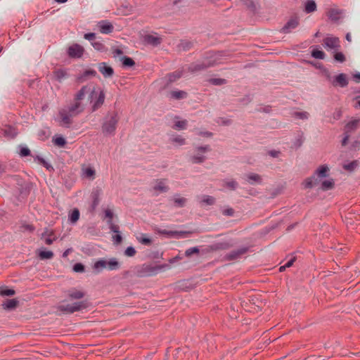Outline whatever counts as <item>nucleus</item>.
Segmentation results:
<instances>
[{"mask_svg": "<svg viewBox=\"0 0 360 360\" xmlns=\"http://www.w3.org/2000/svg\"><path fill=\"white\" fill-rule=\"evenodd\" d=\"M18 149V154L21 158H26L32 155L31 150L26 146L19 145Z\"/></svg>", "mask_w": 360, "mask_h": 360, "instance_id": "8fccbe9b", "label": "nucleus"}, {"mask_svg": "<svg viewBox=\"0 0 360 360\" xmlns=\"http://www.w3.org/2000/svg\"><path fill=\"white\" fill-rule=\"evenodd\" d=\"M15 294V291L13 288L7 286L0 287V296L1 297H11Z\"/></svg>", "mask_w": 360, "mask_h": 360, "instance_id": "09e8293b", "label": "nucleus"}, {"mask_svg": "<svg viewBox=\"0 0 360 360\" xmlns=\"http://www.w3.org/2000/svg\"><path fill=\"white\" fill-rule=\"evenodd\" d=\"M207 82L212 85L221 86L227 84V80L223 78H210Z\"/></svg>", "mask_w": 360, "mask_h": 360, "instance_id": "864d4df0", "label": "nucleus"}, {"mask_svg": "<svg viewBox=\"0 0 360 360\" xmlns=\"http://www.w3.org/2000/svg\"><path fill=\"white\" fill-rule=\"evenodd\" d=\"M91 45L98 51L105 52L107 51V48L101 41H92Z\"/></svg>", "mask_w": 360, "mask_h": 360, "instance_id": "bf43d9fd", "label": "nucleus"}, {"mask_svg": "<svg viewBox=\"0 0 360 360\" xmlns=\"http://www.w3.org/2000/svg\"><path fill=\"white\" fill-rule=\"evenodd\" d=\"M58 115L60 117V125L67 128L70 127L72 124V114L68 113L65 110H61L58 112Z\"/></svg>", "mask_w": 360, "mask_h": 360, "instance_id": "a211bd4d", "label": "nucleus"}, {"mask_svg": "<svg viewBox=\"0 0 360 360\" xmlns=\"http://www.w3.org/2000/svg\"><path fill=\"white\" fill-rule=\"evenodd\" d=\"M99 30L102 34H110L113 32L114 27L111 22L107 20H101L98 22Z\"/></svg>", "mask_w": 360, "mask_h": 360, "instance_id": "4be33fe9", "label": "nucleus"}, {"mask_svg": "<svg viewBox=\"0 0 360 360\" xmlns=\"http://www.w3.org/2000/svg\"><path fill=\"white\" fill-rule=\"evenodd\" d=\"M358 160H353L343 165V169L348 172H353L358 167Z\"/></svg>", "mask_w": 360, "mask_h": 360, "instance_id": "603ef678", "label": "nucleus"}, {"mask_svg": "<svg viewBox=\"0 0 360 360\" xmlns=\"http://www.w3.org/2000/svg\"><path fill=\"white\" fill-rule=\"evenodd\" d=\"M18 197L22 198H27L30 195L32 188V184L30 182H24L22 184H18Z\"/></svg>", "mask_w": 360, "mask_h": 360, "instance_id": "dca6fc26", "label": "nucleus"}, {"mask_svg": "<svg viewBox=\"0 0 360 360\" xmlns=\"http://www.w3.org/2000/svg\"><path fill=\"white\" fill-rule=\"evenodd\" d=\"M340 39L337 37H328L323 39V46L328 49H339L340 47Z\"/></svg>", "mask_w": 360, "mask_h": 360, "instance_id": "6ab92c4d", "label": "nucleus"}, {"mask_svg": "<svg viewBox=\"0 0 360 360\" xmlns=\"http://www.w3.org/2000/svg\"><path fill=\"white\" fill-rule=\"evenodd\" d=\"M120 267V262L117 261V259L116 258L112 257L108 261L107 269L109 271L117 270V269H119Z\"/></svg>", "mask_w": 360, "mask_h": 360, "instance_id": "49530a36", "label": "nucleus"}, {"mask_svg": "<svg viewBox=\"0 0 360 360\" xmlns=\"http://www.w3.org/2000/svg\"><path fill=\"white\" fill-rule=\"evenodd\" d=\"M193 46V43L187 39H181L178 45V47L184 51H189Z\"/></svg>", "mask_w": 360, "mask_h": 360, "instance_id": "37998d69", "label": "nucleus"}, {"mask_svg": "<svg viewBox=\"0 0 360 360\" xmlns=\"http://www.w3.org/2000/svg\"><path fill=\"white\" fill-rule=\"evenodd\" d=\"M200 253V249L198 247H192L187 249L185 252V256L187 257H191L192 255H198Z\"/></svg>", "mask_w": 360, "mask_h": 360, "instance_id": "e2e57ef3", "label": "nucleus"}, {"mask_svg": "<svg viewBox=\"0 0 360 360\" xmlns=\"http://www.w3.org/2000/svg\"><path fill=\"white\" fill-rule=\"evenodd\" d=\"M316 184H318V179L315 178L314 175L306 179L302 183L304 188H311Z\"/></svg>", "mask_w": 360, "mask_h": 360, "instance_id": "c03bdc74", "label": "nucleus"}, {"mask_svg": "<svg viewBox=\"0 0 360 360\" xmlns=\"http://www.w3.org/2000/svg\"><path fill=\"white\" fill-rule=\"evenodd\" d=\"M53 144L60 148H64L67 144V141L62 135H56L53 137Z\"/></svg>", "mask_w": 360, "mask_h": 360, "instance_id": "c9c22d12", "label": "nucleus"}, {"mask_svg": "<svg viewBox=\"0 0 360 360\" xmlns=\"http://www.w3.org/2000/svg\"><path fill=\"white\" fill-rule=\"evenodd\" d=\"M18 304L19 301L17 299H8L4 302L2 304V307L4 309L11 311L15 309Z\"/></svg>", "mask_w": 360, "mask_h": 360, "instance_id": "cd10ccee", "label": "nucleus"}, {"mask_svg": "<svg viewBox=\"0 0 360 360\" xmlns=\"http://www.w3.org/2000/svg\"><path fill=\"white\" fill-rule=\"evenodd\" d=\"M102 193V190L99 187H96L93 189L91 193L90 198L91 199V205L89 207V212L91 214L94 213L96 207L100 202V196Z\"/></svg>", "mask_w": 360, "mask_h": 360, "instance_id": "9d476101", "label": "nucleus"}, {"mask_svg": "<svg viewBox=\"0 0 360 360\" xmlns=\"http://www.w3.org/2000/svg\"><path fill=\"white\" fill-rule=\"evenodd\" d=\"M51 136V131L49 127L41 129L38 131L37 136L38 139L41 141H46Z\"/></svg>", "mask_w": 360, "mask_h": 360, "instance_id": "473e14b6", "label": "nucleus"}, {"mask_svg": "<svg viewBox=\"0 0 360 360\" xmlns=\"http://www.w3.org/2000/svg\"><path fill=\"white\" fill-rule=\"evenodd\" d=\"M165 179H157V184L154 186L153 190L158 191L160 193H167L169 188L164 184Z\"/></svg>", "mask_w": 360, "mask_h": 360, "instance_id": "e433bc0d", "label": "nucleus"}, {"mask_svg": "<svg viewBox=\"0 0 360 360\" xmlns=\"http://www.w3.org/2000/svg\"><path fill=\"white\" fill-rule=\"evenodd\" d=\"M174 206L175 207L182 208L186 206L187 199L180 197L179 194L174 195L173 198Z\"/></svg>", "mask_w": 360, "mask_h": 360, "instance_id": "2f4dec72", "label": "nucleus"}, {"mask_svg": "<svg viewBox=\"0 0 360 360\" xmlns=\"http://www.w3.org/2000/svg\"><path fill=\"white\" fill-rule=\"evenodd\" d=\"M229 56V54L227 51H210L205 53L203 56V60L206 62V64L210 68L217 65L223 64L224 58L228 57Z\"/></svg>", "mask_w": 360, "mask_h": 360, "instance_id": "20e7f679", "label": "nucleus"}, {"mask_svg": "<svg viewBox=\"0 0 360 360\" xmlns=\"http://www.w3.org/2000/svg\"><path fill=\"white\" fill-rule=\"evenodd\" d=\"M68 77V74L67 69L65 68L57 69L53 72V79L58 82H61L63 79L67 78Z\"/></svg>", "mask_w": 360, "mask_h": 360, "instance_id": "5701e85b", "label": "nucleus"}, {"mask_svg": "<svg viewBox=\"0 0 360 360\" xmlns=\"http://www.w3.org/2000/svg\"><path fill=\"white\" fill-rule=\"evenodd\" d=\"M107 260L104 259H99L94 263L93 269L97 272H101L103 269L107 268Z\"/></svg>", "mask_w": 360, "mask_h": 360, "instance_id": "4c0bfd02", "label": "nucleus"}, {"mask_svg": "<svg viewBox=\"0 0 360 360\" xmlns=\"http://www.w3.org/2000/svg\"><path fill=\"white\" fill-rule=\"evenodd\" d=\"M326 15L331 22L339 25L341 23V20L344 18V10L337 8H330Z\"/></svg>", "mask_w": 360, "mask_h": 360, "instance_id": "1a4fd4ad", "label": "nucleus"}, {"mask_svg": "<svg viewBox=\"0 0 360 360\" xmlns=\"http://www.w3.org/2000/svg\"><path fill=\"white\" fill-rule=\"evenodd\" d=\"M208 66L206 64V62H205L204 60L202 62H200V63H191L188 68V70L189 72H191V73H195V72H200V71H202V70H205L207 69H208Z\"/></svg>", "mask_w": 360, "mask_h": 360, "instance_id": "412c9836", "label": "nucleus"}, {"mask_svg": "<svg viewBox=\"0 0 360 360\" xmlns=\"http://www.w3.org/2000/svg\"><path fill=\"white\" fill-rule=\"evenodd\" d=\"M83 174L84 177L93 179L95 177L96 171L93 167H88L83 169Z\"/></svg>", "mask_w": 360, "mask_h": 360, "instance_id": "5fc2aeb1", "label": "nucleus"}, {"mask_svg": "<svg viewBox=\"0 0 360 360\" xmlns=\"http://www.w3.org/2000/svg\"><path fill=\"white\" fill-rule=\"evenodd\" d=\"M326 79L335 88H345L349 84V79L345 73H339L332 76L330 72Z\"/></svg>", "mask_w": 360, "mask_h": 360, "instance_id": "0eeeda50", "label": "nucleus"}, {"mask_svg": "<svg viewBox=\"0 0 360 360\" xmlns=\"http://www.w3.org/2000/svg\"><path fill=\"white\" fill-rule=\"evenodd\" d=\"M80 217V212L78 208L72 209L68 214V220L69 221L74 224L78 221Z\"/></svg>", "mask_w": 360, "mask_h": 360, "instance_id": "7c9ffc66", "label": "nucleus"}, {"mask_svg": "<svg viewBox=\"0 0 360 360\" xmlns=\"http://www.w3.org/2000/svg\"><path fill=\"white\" fill-rule=\"evenodd\" d=\"M233 246V243L231 241H221L214 243L207 246V248L203 251L207 252H216L218 250H228Z\"/></svg>", "mask_w": 360, "mask_h": 360, "instance_id": "6e6552de", "label": "nucleus"}, {"mask_svg": "<svg viewBox=\"0 0 360 360\" xmlns=\"http://www.w3.org/2000/svg\"><path fill=\"white\" fill-rule=\"evenodd\" d=\"M314 175H317L318 177L323 179L328 176L329 168L326 165H322L319 166L315 171Z\"/></svg>", "mask_w": 360, "mask_h": 360, "instance_id": "c85d7f7f", "label": "nucleus"}, {"mask_svg": "<svg viewBox=\"0 0 360 360\" xmlns=\"http://www.w3.org/2000/svg\"><path fill=\"white\" fill-rule=\"evenodd\" d=\"M317 9L316 4L314 0H307L304 4V12L306 13H311L316 11Z\"/></svg>", "mask_w": 360, "mask_h": 360, "instance_id": "ea45409f", "label": "nucleus"}, {"mask_svg": "<svg viewBox=\"0 0 360 360\" xmlns=\"http://www.w3.org/2000/svg\"><path fill=\"white\" fill-rule=\"evenodd\" d=\"M335 186V182L333 179L324 180L322 181L321 188L323 191H328L332 189Z\"/></svg>", "mask_w": 360, "mask_h": 360, "instance_id": "3c124183", "label": "nucleus"}, {"mask_svg": "<svg viewBox=\"0 0 360 360\" xmlns=\"http://www.w3.org/2000/svg\"><path fill=\"white\" fill-rule=\"evenodd\" d=\"M84 49L78 44H74L68 47L67 53L71 58H80L83 56Z\"/></svg>", "mask_w": 360, "mask_h": 360, "instance_id": "ddd939ff", "label": "nucleus"}, {"mask_svg": "<svg viewBox=\"0 0 360 360\" xmlns=\"http://www.w3.org/2000/svg\"><path fill=\"white\" fill-rule=\"evenodd\" d=\"M3 134L5 137L14 139L18 135V131L15 127L11 125H7L6 129L3 131Z\"/></svg>", "mask_w": 360, "mask_h": 360, "instance_id": "c756f323", "label": "nucleus"}, {"mask_svg": "<svg viewBox=\"0 0 360 360\" xmlns=\"http://www.w3.org/2000/svg\"><path fill=\"white\" fill-rule=\"evenodd\" d=\"M311 48L312 50L311 51V56L312 58L320 60H323L325 58L326 53L320 49L319 46H311Z\"/></svg>", "mask_w": 360, "mask_h": 360, "instance_id": "bb28decb", "label": "nucleus"}, {"mask_svg": "<svg viewBox=\"0 0 360 360\" xmlns=\"http://www.w3.org/2000/svg\"><path fill=\"white\" fill-rule=\"evenodd\" d=\"M39 164L42 165L43 167H44L46 169V170H48L49 172H54L53 167L49 162H48L44 158L41 160H40Z\"/></svg>", "mask_w": 360, "mask_h": 360, "instance_id": "338daca9", "label": "nucleus"}, {"mask_svg": "<svg viewBox=\"0 0 360 360\" xmlns=\"http://www.w3.org/2000/svg\"><path fill=\"white\" fill-rule=\"evenodd\" d=\"M309 63L311 64L312 65L315 66L317 69L320 70L322 75L324 76L326 79L330 72L329 70L321 63H316L313 61H309Z\"/></svg>", "mask_w": 360, "mask_h": 360, "instance_id": "79ce46f5", "label": "nucleus"}, {"mask_svg": "<svg viewBox=\"0 0 360 360\" xmlns=\"http://www.w3.org/2000/svg\"><path fill=\"white\" fill-rule=\"evenodd\" d=\"M20 229L22 231H27L30 233H33L35 231V226L32 224H22L20 226Z\"/></svg>", "mask_w": 360, "mask_h": 360, "instance_id": "774afa93", "label": "nucleus"}, {"mask_svg": "<svg viewBox=\"0 0 360 360\" xmlns=\"http://www.w3.org/2000/svg\"><path fill=\"white\" fill-rule=\"evenodd\" d=\"M122 67L123 68H131L135 65V61L129 56H124L121 58Z\"/></svg>", "mask_w": 360, "mask_h": 360, "instance_id": "72a5a7b5", "label": "nucleus"}, {"mask_svg": "<svg viewBox=\"0 0 360 360\" xmlns=\"http://www.w3.org/2000/svg\"><path fill=\"white\" fill-rule=\"evenodd\" d=\"M216 202V199L212 195H204L203 198L202 199L200 203L201 204H205L207 205H213Z\"/></svg>", "mask_w": 360, "mask_h": 360, "instance_id": "4d7b16f0", "label": "nucleus"}, {"mask_svg": "<svg viewBox=\"0 0 360 360\" xmlns=\"http://www.w3.org/2000/svg\"><path fill=\"white\" fill-rule=\"evenodd\" d=\"M212 148L210 145L196 146L195 148L196 154L191 155L189 158V161L193 164L203 163L207 160V157L203 154L207 152H210Z\"/></svg>", "mask_w": 360, "mask_h": 360, "instance_id": "423d86ee", "label": "nucleus"}, {"mask_svg": "<svg viewBox=\"0 0 360 360\" xmlns=\"http://www.w3.org/2000/svg\"><path fill=\"white\" fill-rule=\"evenodd\" d=\"M119 115L116 111L108 112L104 117L101 131L105 136H114L119 122Z\"/></svg>", "mask_w": 360, "mask_h": 360, "instance_id": "7ed1b4c3", "label": "nucleus"}, {"mask_svg": "<svg viewBox=\"0 0 360 360\" xmlns=\"http://www.w3.org/2000/svg\"><path fill=\"white\" fill-rule=\"evenodd\" d=\"M89 100L92 103L91 110L93 112L96 111L99 109L105 101V92L104 90L98 88V90L95 87L90 91Z\"/></svg>", "mask_w": 360, "mask_h": 360, "instance_id": "39448f33", "label": "nucleus"}, {"mask_svg": "<svg viewBox=\"0 0 360 360\" xmlns=\"http://www.w3.org/2000/svg\"><path fill=\"white\" fill-rule=\"evenodd\" d=\"M97 75V72L94 69H86L82 73L76 77V82L77 83H83L86 81L89 77H94Z\"/></svg>", "mask_w": 360, "mask_h": 360, "instance_id": "f3484780", "label": "nucleus"}, {"mask_svg": "<svg viewBox=\"0 0 360 360\" xmlns=\"http://www.w3.org/2000/svg\"><path fill=\"white\" fill-rule=\"evenodd\" d=\"M144 41L148 44H150L153 46H158L162 43V39L160 37L154 36L153 34H146L144 37Z\"/></svg>", "mask_w": 360, "mask_h": 360, "instance_id": "393cba45", "label": "nucleus"}, {"mask_svg": "<svg viewBox=\"0 0 360 360\" xmlns=\"http://www.w3.org/2000/svg\"><path fill=\"white\" fill-rule=\"evenodd\" d=\"M169 264H163L159 265H152L150 264H143L134 267V274L139 278L148 277L156 275L160 270L168 268Z\"/></svg>", "mask_w": 360, "mask_h": 360, "instance_id": "f03ea898", "label": "nucleus"}, {"mask_svg": "<svg viewBox=\"0 0 360 360\" xmlns=\"http://www.w3.org/2000/svg\"><path fill=\"white\" fill-rule=\"evenodd\" d=\"M360 122V120L354 119L349 122H348L344 127V132L350 134L352 132L354 131Z\"/></svg>", "mask_w": 360, "mask_h": 360, "instance_id": "a878e982", "label": "nucleus"}, {"mask_svg": "<svg viewBox=\"0 0 360 360\" xmlns=\"http://www.w3.org/2000/svg\"><path fill=\"white\" fill-rule=\"evenodd\" d=\"M304 141V133L302 131H298L297 136L296 137L293 146L295 149H298L302 146Z\"/></svg>", "mask_w": 360, "mask_h": 360, "instance_id": "de8ad7c7", "label": "nucleus"}, {"mask_svg": "<svg viewBox=\"0 0 360 360\" xmlns=\"http://www.w3.org/2000/svg\"><path fill=\"white\" fill-rule=\"evenodd\" d=\"M105 218L108 219V224L109 225V228L112 232H118V226L115 225L112 222V218L114 217L113 212L110 209H106L104 211Z\"/></svg>", "mask_w": 360, "mask_h": 360, "instance_id": "aec40b11", "label": "nucleus"}, {"mask_svg": "<svg viewBox=\"0 0 360 360\" xmlns=\"http://www.w3.org/2000/svg\"><path fill=\"white\" fill-rule=\"evenodd\" d=\"M221 213L224 216L233 217L235 214V210L231 207H226L221 209Z\"/></svg>", "mask_w": 360, "mask_h": 360, "instance_id": "69168bd1", "label": "nucleus"}, {"mask_svg": "<svg viewBox=\"0 0 360 360\" xmlns=\"http://www.w3.org/2000/svg\"><path fill=\"white\" fill-rule=\"evenodd\" d=\"M333 59L335 62L342 63L346 60V57L341 51H335L333 53Z\"/></svg>", "mask_w": 360, "mask_h": 360, "instance_id": "6e6d98bb", "label": "nucleus"}, {"mask_svg": "<svg viewBox=\"0 0 360 360\" xmlns=\"http://www.w3.org/2000/svg\"><path fill=\"white\" fill-rule=\"evenodd\" d=\"M188 96V93L183 90H175L170 92V98L181 100L186 98Z\"/></svg>", "mask_w": 360, "mask_h": 360, "instance_id": "f704fd0d", "label": "nucleus"}, {"mask_svg": "<svg viewBox=\"0 0 360 360\" xmlns=\"http://www.w3.org/2000/svg\"><path fill=\"white\" fill-rule=\"evenodd\" d=\"M98 68L105 78H110L115 74L114 69L105 62L99 63L98 64Z\"/></svg>", "mask_w": 360, "mask_h": 360, "instance_id": "2eb2a0df", "label": "nucleus"}, {"mask_svg": "<svg viewBox=\"0 0 360 360\" xmlns=\"http://www.w3.org/2000/svg\"><path fill=\"white\" fill-rule=\"evenodd\" d=\"M72 270L76 273H83L85 271V266L81 262H77L73 265Z\"/></svg>", "mask_w": 360, "mask_h": 360, "instance_id": "0e129e2a", "label": "nucleus"}, {"mask_svg": "<svg viewBox=\"0 0 360 360\" xmlns=\"http://www.w3.org/2000/svg\"><path fill=\"white\" fill-rule=\"evenodd\" d=\"M183 70H177L174 72L167 74V81L164 85V88H168L172 83L176 82L179 79H180L183 76Z\"/></svg>", "mask_w": 360, "mask_h": 360, "instance_id": "4468645a", "label": "nucleus"}, {"mask_svg": "<svg viewBox=\"0 0 360 360\" xmlns=\"http://www.w3.org/2000/svg\"><path fill=\"white\" fill-rule=\"evenodd\" d=\"M137 239L141 244L145 245H150L153 243L152 239L144 234H142L139 238H137Z\"/></svg>", "mask_w": 360, "mask_h": 360, "instance_id": "052dcab7", "label": "nucleus"}, {"mask_svg": "<svg viewBox=\"0 0 360 360\" xmlns=\"http://www.w3.org/2000/svg\"><path fill=\"white\" fill-rule=\"evenodd\" d=\"M250 250V247L243 246L237 250H234L226 253L224 256V259L226 261H233L236 260L241 257V255L247 253Z\"/></svg>", "mask_w": 360, "mask_h": 360, "instance_id": "f8f14e48", "label": "nucleus"}, {"mask_svg": "<svg viewBox=\"0 0 360 360\" xmlns=\"http://www.w3.org/2000/svg\"><path fill=\"white\" fill-rule=\"evenodd\" d=\"M225 186L231 191H235L238 188V184L236 180L232 179L225 181Z\"/></svg>", "mask_w": 360, "mask_h": 360, "instance_id": "680f3d73", "label": "nucleus"}, {"mask_svg": "<svg viewBox=\"0 0 360 360\" xmlns=\"http://www.w3.org/2000/svg\"><path fill=\"white\" fill-rule=\"evenodd\" d=\"M246 181H248L251 184H253V182H252L251 181L260 184L262 182V176L258 174L250 173V174H247Z\"/></svg>", "mask_w": 360, "mask_h": 360, "instance_id": "a18cd8bd", "label": "nucleus"}, {"mask_svg": "<svg viewBox=\"0 0 360 360\" xmlns=\"http://www.w3.org/2000/svg\"><path fill=\"white\" fill-rule=\"evenodd\" d=\"M65 299L62 301L72 302L71 304H60L57 309L64 314H72L75 312L87 311L93 307L89 299L84 298L86 292L76 288H71L65 291Z\"/></svg>", "mask_w": 360, "mask_h": 360, "instance_id": "f257e3e1", "label": "nucleus"}, {"mask_svg": "<svg viewBox=\"0 0 360 360\" xmlns=\"http://www.w3.org/2000/svg\"><path fill=\"white\" fill-rule=\"evenodd\" d=\"M81 106L79 102L76 101L74 104L68 106V110H66L68 113L72 114V115H77L80 113L82 110H78Z\"/></svg>", "mask_w": 360, "mask_h": 360, "instance_id": "a19ab883", "label": "nucleus"}, {"mask_svg": "<svg viewBox=\"0 0 360 360\" xmlns=\"http://www.w3.org/2000/svg\"><path fill=\"white\" fill-rule=\"evenodd\" d=\"M188 125V122L186 120H183L180 121L175 122L173 129L177 130L185 129Z\"/></svg>", "mask_w": 360, "mask_h": 360, "instance_id": "13d9d810", "label": "nucleus"}, {"mask_svg": "<svg viewBox=\"0 0 360 360\" xmlns=\"http://www.w3.org/2000/svg\"><path fill=\"white\" fill-rule=\"evenodd\" d=\"M90 87L88 85L83 86L80 90L75 96V100L77 102L82 100L85 94L90 91Z\"/></svg>", "mask_w": 360, "mask_h": 360, "instance_id": "58836bf2", "label": "nucleus"}, {"mask_svg": "<svg viewBox=\"0 0 360 360\" xmlns=\"http://www.w3.org/2000/svg\"><path fill=\"white\" fill-rule=\"evenodd\" d=\"M37 257L41 260L51 259L54 257V254L51 250L42 248L37 250Z\"/></svg>", "mask_w": 360, "mask_h": 360, "instance_id": "b1692460", "label": "nucleus"}, {"mask_svg": "<svg viewBox=\"0 0 360 360\" xmlns=\"http://www.w3.org/2000/svg\"><path fill=\"white\" fill-rule=\"evenodd\" d=\"M299 25V17L297 15L292 16L280 30V32L283 34L290 33L293 30L296 29Z\"/></svg>", "mask_w": 360, "mask_h": 360, "instance_id": "9b49d317", "label": "nucleus"}]
</instances>
